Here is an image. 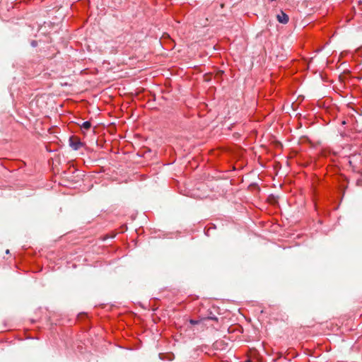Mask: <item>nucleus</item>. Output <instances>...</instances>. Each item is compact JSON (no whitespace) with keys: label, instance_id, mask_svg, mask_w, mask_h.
Returning <instances> with one entry per match:
<instances>
[{"label":"nucleus","instance_id":"f257e3e1","mask_svg":"<svg viewBox=\"0 0 362 362\" xmlns=\"http://www.w3.org/2000/svg\"><path fill=\"white\" fill-rule=\"evenodd\" d=\"M69 145L74 150L77 151L83 146V143L78 138L71 136L69 138Z\"/></svg>","mask_w":362,"mask_h":362},{"label":"nucleus","instance_id":"f03ea898","mask_svg":"<svg viewBox=\"0 0 362 362\" xmlns=\"http://www.w3.org/2000/svg\"><path fill=\"white\" fill-rule=\"evenodd\" d=\"M277 20L279 23L286 24L288 22V16L284 11H281L276 16Z\"/></svg>","mask_w":362,"mask_h":362},{"label":"nucleus","instance_id":"7ed1b4c3","mask_svg":"<svg viewBox=\"0 0 362 362\" xmlns=\"http://www.w3.org/2000/svg\"><path fill=\"white\" fill-rule=\"evenodd\" d=\"M91 124L89 121H86L81 124V128L88 130L90 128Z\"/></svg>","mask_w":362,"mask_h":362},{"label":"nucleus","instance_id":"20e7f679","mask_svg":"<svg viewBox=\"0 0 362 362\" xmlns=\"http://www.w3.org/2000/svg\"><path fill=\"white\" fill-rule=\"evenodd\" d=\"M31 45H32L33 47H36V46H37V42H36V41H33V42H31Z\"/></svg>","mask_w":362,"mask_h":362},{"label":"nucleus","instance_id":"39448f33","mask_svg":"<svg viewBox=\"0 0 362 362\" xmlns=\"http://www.w3.org/2000/svg\"><path fill=\"white\" fill-rule=\"evenodd\" d=\"M190 323L192 324V325H195V324H197V322L193 320H190Z\"/></svg>","mask_w":362,"mask_h":362},{"label":"nucleus","instance_id":"423d86ee","mask_svg":"<svg viewBox=\"0 0 362 362\" xmlns=\"http://www.w3.org/2000/svg\"><path fill=\"white\" fill-rule=\"evenodd\" d=\"M7 254L9 253V250H7L6 252Z\"/></svg>","mask_w":362,"mask_h":362},{"label":"nucleus","instance_id":"0eeeda50","mask_svg":"<svg viewBox=\"0 0 362 362\" xmlns=\"http://www.w3.org/2000/svg\"><path fill=\"white\" fill-rule=\"evenodd\" d=\"M245 362H250V361H245Z\"/></svg>","mask_w":362,"mask_h":362}]
</instances>
